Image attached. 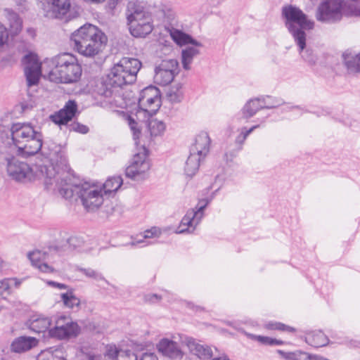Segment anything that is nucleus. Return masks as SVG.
Masks as SVG:
<instances>
[{"instance_id":"1","label":"nucleus","mask_w":360,"mask_h":360,"mask_svg":"<svg viewBox=\"0 0 360 360\" xmlns=\"http://www.w3.org/2000/svg\"><path fill=\"white\" fill-rule=\"evenodd\" d=\"M56 188L65 199H70L77 195L89 212L97 210L103 202L101 191L87 182L80 184L72 174H66L60 179V181L57 179Z\"/></svg>"},{"instance_id":"2","label":"nucleus","mask_w":360,"mask_h":360,"mask_svg":"<svg viewBox=\"0 0 360 360\" xmlns=\"http://www.w3.org/2000/svg\"><path fill=\"white\" fill-rule=\"evenodd\" d=\"M71 41L74 49L79 53L94 57L105 46L107 37L96 26L85 24L72 33Z\"/></svg>"},{"instance_id":"3","label":"nucleus","mask_w":360,"mask_h":360,"mask_svg":"<svg viewBox=\"0 0 360 360\" xmlns=\"http://www.w3.org/2000/svg\"><path fill=\"white\" fill-rule=\"evenodd\" d=\"M360 16V0H323L316 9V18L325 23H336L343 15Z\"/></svg>"},{"instance_id":"4","label":"nucleus","mask_w":360,"mask_h":360,"mask_svg":"<svg viewBox=\"0 0 360 360\" xmlns=\"http://www.w3.org/2000/svg\"><path fill=\"white\" fill-rule=\"evenodd\" d=\"M48 63L51 67L49 77L52 82L70 84L77 82L81 77L82 68L72 54H59Z\"/></svg>"},{"instance_id":"5","label":"nucleus","mask_w":360,"mask_h":360,"mask_svg":"<svg viewBox=\"0 0 360 360\" xmlns=\"http://www.w3.org/2000/svg\"><path fill=\"white\" fill-rule=\"evenodd\" d=\"M39 152L44 158L51 163L49 167L46 165L41 166V172L42 176L45 177V185L47 188L49 186L53 184L56 186L57 179H58V181H60L62 177L65 176L66 174H71L69 172L60 174L55 171L54 164L64 166H66L67 164L65 151L60 145H57L54 142L42 143L41 149Z\"/></svg>"},{"instance_id":"6","label":"nucleus","mask_w":360,"mask_h":360,"mask_svg":"<svg viewBox=\"0 0 360 360\" xmlns=\"http://www.w3.org/2000/svg\"><path fill=\"white\" fill-rule=\"evenodd\" d=\"M282 15L285 18V26L295 41L303 46L306 37L304 30L312 29L314 22L307 19V15L301 9L292 5L283 7Z\"/></svg>"},{"instance_id":"7","label":"nucleus","mask_w":360,"mask_h":360,"mask_svg":"<svg viewBox=\"0 0 360 360\" xmlns=\"http://www.w3.org/2000/svg\"><path fill=\"white\" fill-rule=\"evenodd\" d=\"M123 71H124L123 68H120L117 63L115 64L98 86V94L105 98H109L119 91L120 88L124 85L131 84L133 79L131 75H127L128 77L124 78L121 73Z\"/></svg>"},{"instance_id":"8","label":"nucleus","mask_w":360,"mask_h":360,"mask_svg":"<svg viewBox=\"0 0 360 360\" xmlns=\"http://www.w3.org/2000/svg\"><path fill=\"white\" fill-rule=\"evenodd\" d=\"M42 9L44 15L49 19H58L68 22L75 18L70 11V0H36Z\"/></svg>"},{"instance_id":"9","label":"nucleus","mask_w":360,"mask_h":360,"mask_svg":"<svg viewBox=\"0 0 360 360\" xmlns=\"http://www.w3.org/2000/svg\"><path fill=\"white\" fill-rule=\"evenodd\" d=\"M7 173L13 180L19 182L30 181L34 178L31 167L14 157L8 160Z\"/></svg>"},{"instance_id":"10","label":"nucleus","mask_w":360,"mask_h":360,"mask_svg":"<svg viewBox=\"0 0 360 360\" xmlns=\"http://www.w3.org/2000/svg\"><path fill=\"white\" fill-rule=\"evenodd\" d=\"M80 333V327L74 321L65 317H60L56 321V325L49 330V335L58 339H65L70 337H76Z\"/></svg>"},{"instance_id":"11","label":"nucleus","mask_w":360,"mask_h":360,"mask_svg":"<svg viewBox=\"0 0 360 360\" xmlns=\"http://www.w3.org/2000/svg\"><path fill=\"white\" fill-rule=\"evenodd\" d=\"M143 153H136L134 155L131 164L125 169L127 177L133 180L143 179L145 173L150 169V163L147 160L146 148Z\"/></svg>"},{"instance_id":"12","label":"nucleus","mask_w":360,"mask_h":360,"mask_svg":"<svg viewBox=\"0 0 360 360\" xmlns=\"http://www.w3.org/2000/svg\"><path fill=\"white\" fill-rule=\"evenodd\" d=\"M34 127L30 123H13L9 129L10 137L13 145L18 149L20 146L35 134Z\"/></svg>"},{"instance_id":"13","label":"nucleus","mask_w":360,"mask_h":360,"mask_svg":"<svg viewBox=\"0 0 360 360\" xmlns=\"http://www.w3.org/2000/svg\"><path fill=\"white\" fill-rule=\"evenodd\" d=\"M77 111V103L73 100H69L62 109L51 115L50 119L56 124L64 125L73 119Z\"/></svg>"},{"instance_id":"14","label":"nucleus","mask_w":360,"mask_h":360,"mask_svg":"<svg viewBox=\"0 0 360 360\" xmlns=\"http://www.w3.org/2000/svg\"><path fill=\"white\" fill-rule=\"evenodd\" d=\"M43 135L41 131H36L34 136L30 138L18 149L19 155L25 158L37 154L41 149Z\"/></svg>"},{"instance_id":"15","label":"nucleus","mask_w":360,"mask_h":360,"mask_svg":"<svg viewBox=\"0 0 360 360\" xmlns=\"http://www.w3.org/2000/svg\"><path fill=\"white\" fill-rule=\"evenodd\" d=\"M158 349L163 355L170 359H180L183 353L177 342L167 338L161 340L157 345Z\"/></svg>"},{"instance_id":"16","label":"nucleus","mask_w":360,"mask_h":360,"mask_svg":"<svg viewBox=\"0 0 360 360\" xmlns=\"http://www.w3.org/2000/svg\"><path fill=\"white\" fill-rule=\"evenodd\" d=\"M210 143L209 134L201 131L195 137V143L190 148V152L205 158L209 153Z\"/></svg>"},{"instance_id":"17","label":"nucleus","mask_w":360,"mask_h":360,"mask_svg":"<svg viewBox=\"0 0 360 360\" xmlns=\"http://www.w3.org/2000/svg\"><path fill=\"white\" fill-rule=\"evenodd\" d=\"M117 64L120 65V68L124 69V71L121 72L122 76L124 77V78H127V75H131L133 77L132 84L134 83L136 81L137 73L142 65L141 61L134 58L124 57Z\"/></svg>"},{"instance_id":"18","label":"nucleus","mask_w":360,"mask_h":360,"mask_svg":"<svg viewBox=\"0 0 360 360\" xmlns=\"http://www.w3.org/2000/svg\"><path fill=\"white\" fill-rule=\"evenodd\" d=\"M52 321L49 317L42 315H33L27 322L28 328L36 333H41L49 331Z\"/></svg>"},{"instance_id":"19","label":"nucleus","mask_w":360,"mask_h":360,"mask_svg":"<svg viewBox=\"0 0 360 360\" xmlns=\"http://www.w3.org/2000/svg\"><path fill=\"white\" fill-rule=\"evenodd\" d=\"M37 342L35 338L20 336L13 341L11 349L14 352L21 353L31 349L37 345Z\"/></svg>"},{"instance_id":"20","label":"nucleus","mask_w":360,"mask_h":360,"mask_svg":"<svg viewBox=\"0 0 360 360\" xmlns=\"http://www.w3.org/2000/svg\"><path fill=\"white\" fill-rule=\"evenodd\" d=\"M170 35L172 39L180 46L186 45V44H192L197 47H202V44L193 39V37L182 32L181 30L177 29H172L170 30Z\"/></svg>"},{"instance_id":"21","label":"nucleus","mask_w":360,"mask_h":360,"mask_svg":"<svg viewBox=\"0 0 360 360\" xmlns=\"http://www.w3.org/2000/svg\"><path fill=\"white\" fill-rule=\"evenodd\" d=\"M306 342L314 347H321L328 345L329 339L321 331H312L307 333L305 336Z\"/></svg>"},{"instance_id":"22","label":"nucleus","mask_w":360,"mask_h":360,"mask_svg":"<svg viewBox=\"0 0 360 360\" xmlns=\"http://www.w3.org/2000/svg\"><path fill=\"white\" fill-rule=\"evenodd\" d=\"M261 97L250 99L241 109L243 117L245 119L252 117L259 110L262 109Z\"/></svg>"},{"instance_id":"23","label":"nucleus","mask_w":360,"mask_h":360,"mask_svg":"<svg viewBox=\"0 0 360 360\" xmlns=\"http://www.w3.org/2000/svg\"><path fill=\"white\" fill-rule=\"evenodd\" d=\"M205 158L190 152V155L186 162L184 172L186 176H193L199 169L200 162Z\"/></svg>"},{"instance_id":"24","label":"nucleus","mask_w":360,"mask_h":360,"mask_svg":"<svg viewBox=\"0 0 360 360\" xmlns=\"http://www.w3.org/2000/svg\"><path fill=\"white\" fill-rule=\"evenodd\" d=\"M6 18L9 22L11 34L15 36L19 34L22 27V21L19 15L10 9L5 10Z\"/></svg>"},{"instance_id":"25","label":"nucleus","mask_w":360,"mask_h":360,"mask_svg":"<svg viewBox=\"0 0 360 360\" xmlns=\"http://www.w3.org/2000/svg\"><path fill=\"white\" fill-rule=\"evenodd\" d=\"M166 98L172 104L181 103L184 98L182 84L178 83L171 86L166 91Z\"/></svg>"},{"instance_id":"26","label":"nucleus","mask_w":360,"mask_h":360,"mask_svg":"<svg viewBox=\"0 0 360 360\" xmlns=\"http://www.w3.org/2000/svg\"><path fill=\"white\" fill-rule=\"evenodd\" d=\"M342 56L345 64L349 72H360V53L352 54L351 52L346 51L343 53Z\"/></svg>"},{"instance_id":"27","label":"nucleus","mask_w":360,"mask_h":360,"mask_svg":"<svg viewBox=\"0 0 360 360\" xmlns=\"http://www.w3.org/2000/svg\"><path fill=\"white\" fill-rule=\"evenodd\" d=\"M153 25L148 23V22L143 25L133 22L129 25L130 33L135 37H145L153 31Z\"/></svg>"},{"instance_id":"28","label":"nucleus","mask_w":360,"mask_h":360,"mask_svg":"<svg viewBox=\"0 0 360 360\" xmlns=\"http://www.w3.org/2000/svg\"><path fill=\"white\" fill-rule=\"evenodd\" d=\"M176 74L165 70H155V82L160 86H166L170 84Z\"/></svg>"},{"instance_id":"29","label":"nucleus","mask_w":360,"mask_h":360,"mask_svg":"<svg viewBox=\"0 0 360 360\" xmlns=\"http://www.w3.org/2000/svg\"><path fill=\"white\" fill-rule=\"evenodd\" d=\"M299 47V51L302 58L309 65H314L317 60V56L314 53V51L310 47L306 46V37H304V44L300 46L297 41H295Z\"/></svg>"},{"instance_id":"30","label":"nucleus","mask_w":360,"mask_h":360,"mask_svg":"<svg viewBox=\"0 0 360 360\" xmlns=\"http://www.w3.org/2000/svg\"><path fill=\"white\" fill-rule=\"evenodd\" d=\"M200 53L197 46H188L181 51V63L184 69L188 70L191 69L190 65L192 63L193 58Z\"/></svg>"},{"instance_id":"31","label":"nucleus","mask_w":360,"mask_h":360,"mask_svg":"<svg viewBox=\"0 0 360 360\" xmlns=\"http://www.w3.org/2000/svg\"><path fill=\"white\" fill-rule=\"evenodd\" d=\"M210 203V200L207 199L200 200L195 209L190 210L191 217L193 223L196 226L201 221L204 216V210Z\"/></svg>"},{"instance_id":"32","label":"nucleus","mask_w":360,"mask_h":360,"mask_svg":"<svg viewBox=\"0 0 360 360\" xmlns=\"http://www.w3.org/2000/svg\"><path fill=\"white\" fill-rule=\"evenodd\" d=\"M22 63L25 70H41V64L35 53H29L26 54L22 58Z\"/></svg>"},{"instance_id":"33","label":"nucleus","mask_w":360,"mask_h":360,"mask_svg":"<svg viewBox=\"0 0 360 360\" xmlns=\"http://www.w3.org/2000/svg\"><path fill=\"white\" fill-rule=\"evenodd\" d=\"M190 347L192 352L200 359L206 360L212 356V352L208 346L193 343L190 345Z\"/></svg>"},{"instance_id":"34","label":"nucleus","mask_w":360,"mask_h":360,"mask_svg":"<svg viewBox=\"0 0 360 360\" xmlns=\"http://www.w3.org/2000/svg\"><path fill=\"white\" fill-rule=\"evenodd\" d=\"M41 252L39 251H36L33 252H30L28 254V257L30 259L32 264L36 267L39 268L41 271L44 273H51L53 272V269L48 265L45 262H41L40 261Z\"/></svg>"},{"instance_id":"35","label":"nucleus","mask_w":360,"mask_h":360,"mask_svg":"<svg viewBox=\"0 0 360 360\" xmlns=\"http://www.w3.org/2000/svg\"><path fill=\"white\" fill-rule=\"evenodd\" d=\"M278 353L285 360H311L313 356L300 350L291 352L278 350Z\"/></svg>"},{"instance_id":"36","label":"nucleus","mask_w":360,"mask_h":360,"mask_svg":"<svg viewBox=\"0 0 360 360\" xmlns=\"http://www.w3.org/2000/svg\"><path fill=\"white\" fill-rule=\"evenodd\" d=\"M148 128L151 136H158L165 131V124L162 121L152 117L148 122Z\"/></svg>"},{"instance_id":"37","label":"nucleus","mask_w":360,"mask_h":360,"mask_svg":"<svg viewBox=\"0 0 360 360\" xmlns=\"http://www.w3.org/2000/svg\"><path fill=\"white\" fill-rule=\"evenodd\" d=\"M122 183L123 181L120 176L108 178L103 184V191L105 194L115 192L122 186Z\"/></svg>"},{"instance_id":"38","label":"nucleus","mask_w":360,"mask_h":360,"mask_svg":"<svg viewBox=\"0 0 360 360\" xmlns=\"http://www.w3.org/2000/svg\"><path fill=\"white\" fill-rule=\"evenodd\" d=\"M262 103V109L276 108L285 103V101L281 98L272 97L270 96H261Z\"/></svg>"},{"instance_id":"39","label":"nucleus","mask_w":360,"mask_h":360,"mask_svg":"<svg viewBox=\"0 0 360 360\" xmlns=\"http://www.w3.org/2000/svg\"><path fill=\"white\" fill-rule=\"evenodd\" d=\"M191 214L192 213L190 210L186 212V215L181 219L179 226L176 231V233H184L186 232L190 233V227H193V229H195V226L191 217Z\"/></svg>"},{"instance_id":"40","label":"nucleus","mask_w":360,"mask_h":360,"mask_svg":"<svg viewBox=\"0 0 360 360\" xmlns=\"http://www.w3.org/2000/svg\"><path fill=\"white\" fill-rule=\"evenodd\" d=\"M14 284L18 287L20 284V281L15 278H5L0 281V298L5 299L10 294V287Z\"/></svg>"},{"instance_id":"41","label":"nucleus","mask_w":360,"mask_h":360,"mask_svg":"<svg viewBox=\"0 0 360 360\" xmlns=\"http://www.w3.org/2000/svg\"><path fill=\"white\" fill-rule=\"evenodd\" d=\"M129 25L133 22H136L140 25L148 23L152 24V18L149 13H131L128 15Z\"/></svg>"},{"instance_id":"42","label":"nucleus","mask_w":360,"mask_h":360,"mask_svg":"<svg viewBox=\"0 0 360 360\" xmlns=\"http://www.w3.org/2000/svg\"><path fill=\"white\" fill-rule=\"evenodd\" d=\"M161 232L159 229L157 227H152L150 229L146 230L144 231L143 235H141V238H133L132 240L129 243V245L131 246L136 245L137 244L143 243H144V239L146 238H151L153 237H159Z\"/></svg>"},{"instance_id":"43","label":"nucleus","mask_w":360,"mask_h":360,"mask_svg":"<svg viewBox=\"0 0 360 360\" xmlns=\"http://www.w3.org/2000/svg\"><path fill=\"white\" fill-rule=\"evenodd\" d=\"M37 360H65L60 350L52 351L49 349L41 352L37 356Z\"/></svg>"},{"instance_id":"44","label":"nucleus","mask_w":360,"mask_h":360,"mask_svg":"<svg viewBox=\"0 0 360 360\" xmlns=\"http://www.w3.org/2000/svg\"><path fill=\"white\" fill-rule=\"evenodd\" d=\"M61 299L64 304L70 309L78 307L80 304L79 299L73 294L72 290L61 294Z\"/></svg>"},{"instance_id":"45","label":"nucleus","mask_w":360,"mask_h":360,"mask_svg":"<svg viewBox=\"0 0 360 360\" xmlns=\"http://www.w3.org/2000/svg\"><path fill=\"white\" fill-rule=\"evenodd\" d=\"M158 70H165L178 74L179 72V63L176 59L163 60L161 63L155 68Z\"/></svg>"},{"instance_id":"46","label":"nucleus","mask_w":360,"mask_h":360,"mask_svg":"<svg viewBox=\"0 0 360 360\" xmlns=\"http://www.w3.org/2000/svg\"><path fill=\"white\" fill-rule=\"evenodd\" d=\"M76 270L82 273L84 275H85L88 278H93L97 281H103L106 283H108V281L105 280V278L102 275V274L94 270L93 269L82 268V267L77 266Z\"/></svg>"},{"instance_id":"47","label":"nucleus","mask_w":360,"mask_h":360,"mask_svg":"<svg viewBox=\"0 0 360 360\" xmlns=\"http://www.w3.org/2000/svg\"><path fill=\"white\" fill-rule=\"evenodd\" d=\"M24 70L26 76L27 86H32L33 85L37 84L39 81L41 70H32L25 69H24Z\"/></svg>"},{"instance_id":"48","label":"nucleus","mask_w":360,"mask_h":360,"mask_svg":"<svg viewBox=\"0 0 360 360\" xmlns=\"http://www.w3.org/2000/svg\"><path fill=\"white\" fill-rule=\"evenodd\" d=\"M80 350L88 360H103L101 355L96 354L92 348L87 344H83L81 346Z\"/></svg>"},{"instance_id":"49","label":"nucleus","mask_w":360,"mask_h":360,"mask_svg":"<svg viewBox=\"0 0 360 360\" xmlns=\"http://www.w3.org/2000/svg\"><path fill=\"white\" fill-rule=\"evenodd\" d=\"M128 122L130 129L133 133V139L134 140L135 145L138 146L139 144V139L141 135L139 124L131 116L129 117Z\"/></svg>"},{"instance_id":"50","label":"nucleus","mask_w":360,"mask_h":360,"mask_svg":"<svg viewBox=\"0 0 360 360\" xmlns=\"http://www.w3.org/2000/svg\"><path fill=\"white\" fill-rule=\"evenodd\" d=\"M251 338L252 339L256 340L260 343L266 345H279L283 343L281 340L266 336L251 335Z\"/></svg>"},{"instance_id":"51","label":"nucleus","mask_w":360,"mask_h":360,"mask_svg":"<svg viewBox=\"0 0 360 360\" xmlns=\"http://www.w3.org/2000/svg\"><path fill=\"white\" fill-rule=\"evenodd\" d=\"M9 33L7 28L0 22V50L7 44Z\"/></svg>"},{"instance_id":"52","label":"nucleus","mask_w":360,"mask_h":360,"mask_svg":"<svg viewBox=\"0 0 360 360\" xmlns=\"http://www.w3.org/2000/svg\"><path fill=\"white\" fill-rule=\"evenodd\" d=\"M122 351H119L115 345H107L105 355L111 359H117L120 355Z\"/></svg>"},{"instance_id":"53","label":"nucleus","mask_w":360,"mask_h":360,"mask_svg":"<svg viewBox=\"0 0 360 360\" xmlns=\"http://www.w3.org/2000/svg\"><path fill=\"white\" fill-rule=\"evenodd\" d=\"M268 328L270 329L274 330H285V331H289V332H294L295 330L294 328L286 326L281 323H269Z\"/></svg>"},{"instance_id":"54","label":"nucleus","mask_w":360,"mask_h":360,"mask_svg":"<svg viewBox=\"0 0 360 360\" xmlns=\"http://www.w3.org/2000/svg\"><path fill=\"white\" fill-rule=\"evenodd\" d=\"M131 357L134 358V360H158L156 355L151 352H145L140 356L138 354H132Z\"/></svg>"},{"instance_id":"55","label":"nucleus","mask_w":360,"mask_h":360,"mask_svg":"<svg viewBox=\"0 0 360 360\" xmlns=\"http://www.w3.org/2000/svg\"><path fill=\"white\" fill-rule=\"evenodd\" d=\"M73 129L75 131L79 132L81 134H86L89 131V128L87 126L77 123L73 126Z\"/></svg>"},{"instance_id":"56","label":"nucleus","mask_w":360,"mask_h":360,"mask_svg":"<svg viewBox=\"0 0 360 360\" xmlns=\"http://www.w3.org/2000/svg\"><path fill=\"white\" fill-rule=\"evenodd\" d=\"M259 125H255L252 127L250 129H247L246 127H243L241 129L240 135H242L245 139H247V137L255 129L258 128Z\"/></svg>"},{"instance_id":"57","label":"nucleus","mask_w":360,"mask_h":360,"mask_svg":"<svg viewBox=\"0 0 360 360\" xmlns=\"http://www.w3.org/2000/svg\"><path fill=\"white\" fill-rule=\"evenodd\" d=\"M150 91H155L156 89H154L153 88H146L143 89L141 92V97L139 98V103L140 105L143 102L144 98L146 95H148Z\"/></svg>"},{"instance_id":"58","label":"nucleus","mask_w":360,"mask_h":360,"mask_svg":"<svg viewBox=\"0 0 360 360\" xmlns=\"http://www.w3.org/2000/svg\"><path fill=\"white\" fill-rule=\"evenodd\" d=\"M145 300L147 302H155L160 300V297L157 294H148L145 296Z\"/></svg>"},{"instance_id":"59","label":"nucleus","mask_w":360,"mask_h":360,"mask_svg":"<svg viewBox=\"0 0 360 360\" xmlns=\"http://www.w3.org/2000/svg\"><path fill=\"white\" fill-rule=\"evenodd\" d=\"M132 9V11L131 13H134L135 12H138V13H147L145 10H144V8L139 4H134L133 7L131 8Z\"/></svg>"},{"instance_id":"60","label":"nucleus","mask_w":360,"mask_h":360,"mask_svg":"<svg viewBox=\"0 0 360 360\" xmlns=\"http://www.w3.org/2000/svg\"><path fill=\"white\" fill-rule=\"evenodd\" d=\"M186 306L188 308L193 309L194 311H202L203 310V308L200 306L195 305L193 303L191 302H187Z\"/></svg>"},{"instance_id":"61","label":"nucleus","mask_w":360,"mask_h":360,"mask_svg":"<svg viewBox=\"0 0 360 360\" xmlns=\"http://www.w3.org/2000/svg\"><path fill=\"white\" fill-rule=\"evenodd\" d=\"M49 284L51 285H53V286H56L59 289H66L67 287H68L65 284L60 283H56V282H54V281L49 282Z\"/></svg>"},{"instance_id":"62","label":"nucleus","mask_w":360,"mask_h":360,"mask_svg":"<svg viewBox=\"0 0 360 360\" xmlns=\"http://www.w3.org/2000/svg\"><path fill=\"white\" fill-rule=\"evenodd\" d=\"M120 0H108V5L110 9H114Z\"/></svg>"},{"instance_id":"63","label":"nucleus","mask_w":360,"mask_h":360,"mask_svg":"<svg viewBox=\"0 0 360 360\" xmlns=\"http://www.w3.org/2000/svg\"><path fill=\"white\" fill-rule=\"evenodd\" d=\"M246 139L242 135L239 134L236 139V143L239 144L240 146L243 144Z\"/></svg>"},{"instance_id":"64","label":"nucleus","mask_w":360,"mask_h":360,"mask_svg":"<svg viewBox=\"0 0 360 360\" xmlns=\"http://www.w3.org/2000/svg\"><path fill=\"white\" fill-rule=\"evenodd\" d=\"M155 101H158V98H157V96H150V97H148L147 99H146V102L150 105L152 103H153Z\"/></svg>"}]
</instances>
